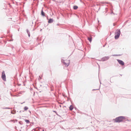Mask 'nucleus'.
I'll return each mask as SVG.
<instances>
[{
  "label": "nucleus",
  "instance_id": "nucleus-9",
  "mask_svg": "<svg viewBox=\"0 0 131 131\" xmlns=\"http://www.w3.org/2000/svg\"><path fill=\"white\" fill-rule=\"evenodd\" d=\"M69 110H70L72 111L73 108V106L72 105H71L70 106V107H69Z\"/></svg>",
  "mask_w": 131,
  "mask_h": 131
},
{
  "label": "nucleus",
  "instance_id": "nucleus-20",
  "mask_svg": "<svg viewBox=\"0 0 131 131\" xmlns=\"http://www.w3.org/2000/svg\"><path fill=\"white\" fill-rule=\"evenodd\" d=\"M113 25L114 26H115V24L114 23L113 24Z\"/></svg>",
  "mask_w": 131,
  "mask_h": 131
},
{
  "label": "nucleus",
  "instance_id": "nucleus-21",
  "mask_svg": "<svg viewBox=\"0 0 131 131\" xmlns=\"http://www.w3.org/2000/svg\"><path fill=\"white\" fill-rule=\"evenodd\" d=\"M106 44H105L104 45H103V47H105V45H106Z\"/></svg>",
  "mask_w": 131,
  "mask_h": 131
},
{
  "label": "nucleus",
  "instance_id": "nucleus-13",
  "mask_svg": "<svg viewBox=\"0 0 131 131\" xmlns=\"http://www.w3.org/2000/svg\"><path fill=\"white\" fill-rule=\"evenodd\" d=\"M24 120L25 122L27 123L28 124L30 123L29 121L28 120L25 119Z\"/></svg>",
  "mask_w": 131,
  "mask_h": 131
},
{
  "label": "nucleus",
  "instance_id": "nucleus-4",
  "mask_svg": "<svg viewBox=\"0 0 131 131\" xmlns=\"http://www.w3.org/2000/svg\"><path fill=\"white\" fill-rule=\"evenodd\" d=\"M110 58V57L108 56L102 58L101 59V60L102 61H105L107 60Z\"/></svg>",
  "mask_w": 131,
  "mask_h": 131
},
{
  "label": "nucleus",
  "instance_id": "nucleus-15",
  "mask_svg": "<svg viewBox=\"0 0 131 131\" xmlns=\"http://www.w3.org/2000/svg\"><path fill=\"white\" fill-rule=\"evenodd\" d=\"M120 54H114L113 55V56H120Z\"/></svg>",
  "mask_w": 131,
  "mask_h": 131
},
{
  "label": "nucleus",
  "instance_id": "nucleus-32",
  "mask_svg": "<svg viewBox=\"0 0 131 131\" xmlns=\"http://www.w3.org/2000/svg\"><path fill=\"white\" fill-rule=\"evenodd\" d=\"M39 77H40V76H39Z\"/></svg>",
  "mask_w": 131,
  "mask_h": 131
},
{
  "label": "nucleus",
  "instance_id": "nucleus-22",
  "mask_svg": "<svg viewBox=\"0 0 131 131\" xmlns=\"http://www.w3.org/2000/svg\"><path fill=\"white\" fill-rule=\"evenodd\" d=\"M53 112H55V113H56V111H53Z\"/></svg>",
  "mask_w": 131,
  "mask_h": 131
},
{
  "label": "nucleus",
  "instance_id": "nucleus-27",
  "mask_svg": "<svg viewBox=\"0 0 131 131\" xmlns=\"http://www.w3.org/2000/svg\"><path fill=\"white\" fill-rule=\"evenodd\" d=\"M16 122H17V120H16Z\"/></svg>",
  "mask_w": 131,
  "mask_h": 131
},
{
  "label": "nucleus",
  "instance_id": "nucleus-2",
  "mask_svg": "<svg viewBox=\"0 0 131 131\" xmlns=\"http://www.w3.org/2000/svg\"><path fill=\"white\" fill-rule=\"evenodd\" d=\"M121 34L120 30L117 29L116 30V32L115 33V39H118L119 37Z\"/></svg>",
  "mask_w": 131,
  "mask_h": 131
},
{
  "label": "nucleus",
  "instance_id": "nucleus-5",
  "mask_svg": "<svg viewBox=\"0 0 131 131\" xmlns=\"http://www.w3.org/2000/svg\"><path fill=\"white\" fill-rule=\"evenodd\" d=\"M117 61L118 63L122 66H124V63L122 61L119 59H117Z\"/></svg>",
  "mask_w": 131,
  "mask_h": 131
},
{
  "label": "nucleus",
  "instance_id": "nucleus-29",
  "mask_svg": "<svg viewBox=\"0 0 131 131\" xmlns=\"http://www.w3.org/2000/svg\"><path fill=\"white\" fill-rule=\"evenodd\" d=\"M106 3V4H108V3Z\"/></svg>",
  "mask_w": 131,
  "mask_h": 131
},
{
  "label": "nucleus",
  "instance_id": "nucleus-30",
  "mask_svg": "<svg viewBox=\"0 0 131 131\" xmlns=\"http://www.w3.org/2000/svg\"><path fill=\"white\" fill-rule=\"evenodd\" d=\"M42 131H44V130H43Z\"/></svg>",
  "mask_w": 131,
  "mask_h": 131
},
{
  "label": "nucleus",
  "instance_id": "nucleus-17",
  "mask_svg": "<svg viewBox=\"0 0 131 131\" xmlns=\"http://www.w3.org/2000/svg\"><path fill=\"white\" fill-rule=\"evenodd\" d=\"M5 108L6 109H11V108H9V107H6V108Z\"/></svg>",
  "mask_w": 131,
  "mask_h": 131
},
{
  "label": "nucleus",
  "instance_id": "nucleus-31",
  "mask_svg": "<svg viewBox=\"0 0 131 131\" xmlns=\"http://www.w3.org/2000/svg\"><path fill=\"white\" fill-rule=\"evenodd\" d=\"M57 25H58V24H57Z\"/></svg>",
  "mask_w": 131,
  "mask_h": 131
},
{
  "label": "nucleus",
  "instance_id": "nucleus-23",
  "mask_svg": "<svg viewBox=\"0 0 131 131\" xmlns=\"http://www.w3.org/2000/svg\"><path fill=\"white\" fill-rule=\"evenodd\" d=\"M5 107H3V108H2L3 109H5Z\"/></svg>",
  "mask_w": 131,
  "mask_h": 131
},
{
  "label": "nucleus",
  "instance_id": "nucleus-18",
  "mask_svg": "<svg viewBox=\"0 0 131 131\" xmlns=\"http://www.w3.org/2000/svg\"><path fill=\"white\" fill-rule=\"evenodd\" d=\"M24 111H20L19 112L20 113H21V112H24Z\"/></svg>",
  "mask_w": 131,
  "mask_h": 131
},
{
  "label": "nucleus",
  "instance_id": "nucleus-11",
  "mask_svg": "<svg viewBox=\"0 0 131 131\" xmlns=\"http://www.w3.org/2000/svg\"><path fill=\"white\" fill-rule=\"evenodd\" d=\"M27 32L28 34V36L29 37H30V33L28 29H26Z\"/></svg>",
  "mask_w": 131,
  "mask_h": 131
},
{
  "label": "nucleus",
  "instance_id": "nucleus-3",
  "mask_svg": "<svg viewBox=\"0 0 131 131\" xmlns=\"http://www.w3.org/2000/svg\"><path fill=\"white\" fill-rule=\"evenodd\" d=\"M6 75L5 73V71H3L2 74L1 78L4 81H5L6 80Z\"/></svg>",
  "mask_w": 131,
  "mask_h": 131
},
{
  "label": "nucleus",
  "instance_id": "nucleus-1",
  "mask_svg": "<svg viewBox=\"0 0 131 131\" xmlns=\"http://www.w3.org/2000/svg\"><path fill=\"white\" fill-rule=\"evenodd\" d=\"M125 116H119L117 117L113 120L116 123H120L121 122H124L125 121Z\"/></svg>",
  "mask_w": 131,
  "mask_h": 131
},
{
  "label": "nucleus",
  "instance_id": "nucleus-28",
  "mask_svg": "<svg viewBox=\"0 0 131 131\" xmlns=\"http://www.w3.org/2000/svg\"><path fill=\"white\" fill-rule=\"evenodd\" d=\"M29 111V112H30V113H31V112H30V111Z\"/></svg>",
  "mask_w": 131,
  "mask_h": 131
},
{
  "label": "nucleus",
  "instance_id": "nucleus-19",
  "mask_svg": "<svg viewBox=\"0 0 131 131\" xmlns=\"http://www.w3.org/2000/svg\"><path fill=\"white\" fill-rule=\"evenodd\" d=\"M99 90V89H93L92 90V91H93L95 90Z\"/></svg>",
  "mask_w": 131,
  "mask_h": 131
},
{
  "label": "nucleus",
  "instance_id": "nucleus-7",
  "mask_svg": "<svg viewBox=\"0 0 131 131\" xmlns=\"http://www.w3.org/2000/svg\"><path fill=\"white\" fill-rule=\"evenodd\" d=\"M53 21V20L52 18H50L48 20V23H51Z\"/></svg>",
  "mask_w": 131,
  "mask_h": 131
},
{
  "label": "nucleus",
  "instance_id": "nucleus-14",
  "mask_svg": "<svg viewBox=\"0 0 131 131\" xmlns=\"http://www.w3.org/2000/svg\"><path fill=\"white\" fill-rule=\"evenodd\" d=\"M28 109V108L27 106H25L24 108V109L25 111L27 110Z\"/></svg>",
  "mask_w": 131,
  "mask_h": 131
},
{
  "label": "nucleus",
  "instance_id": "nucleus-12",
  "mask_svg": "<svg viewBox=\"0 0 131 131\" xmlns=\"http://www.w3.org/2000/svg\"><path fill=\"white\" fill-rule=\"evenodd\" d=\"M78 8V7L76 5H75L73 6V8L74 9L76 10Z\"/></svg>",
  "mask_w": 131,
  "mask_h": 131
},
{
  "label": "nucleus",
  "instance_id": "nucleus-8",
  "mask_svg": "<svg viewBox=\"0 0 131 131\" xmlns=\"http://www.w3.org/2000/svg\"><path fill=\"white\" fill-rule=\"evenodd\" d=\"M41 15L42 16H45V13L43 11V10H42L41 11Z\"/></svg>",
  "mask_w": 131,
  "mask_h": 131
},
{
  "label": "nucleus",
  "instance_id": "nucleus-16",
  "mask_svg": "<svg viewBox=\"0 0 131 131\" xmlns=\"http://www.w3.org/2000/svg\"><path fill=\"white\" fill-rule=\"evenodd\" d=\"M19 123L20 125H22L23 124V122L21 121L19 122Z\"/></svg>",
  "mask_w": 131,
  "mask_h": 131
},
{
  "label": "nucleus",
  "instance_id": "nucleus-25",
  "mask_svg": "<svg viewBox=\"0 0 131 131\" xmlns=\"http://www.w3.org/2000/svg\"><path fill=\"white\" fill-rule=\"evenodd\" d=\"M36 88V89H37V87L36 88Z\"/></svg>",
  "mask_w": 131,
  "mask_h": 131
},
{
  "label": "nucleus",
  "instance_id": "nucleus-10",
  "mask_svg": "<svg viewBox=\"0 0 131 131\" xmlns=\"http://www.w3.org/2000/svg\"><path fill=\"white\" fill-rule=\"evenodd\" d=\"M88 39L90 42H91L92 40V38L91 37H88Z\"/></svg>",
  "mask_w": 131,
  "mask_h": 131
},
{
  "label": "nucleus",
  "instance_id": "nucleus-6",
  "mask_svg": "<svg viewBox=\"0 0 131 131\" xmlns=\"http://www.w3.org/2000/svg\"><path fill=\"white\" fill-rule=\"evenodd\" d=\"M61 62H63L64 65L65 66L67 67L70 64V62L69 61L68 63H67L66 62L64 61L63 60H61Z\"/></svg>",
  "mask_w": 131,
  "mask_h": 131
},
{
  "label": "nucleus",
  "instance_id": "nucleus-24",
  "mask_svg": "<svg viewBox=\"0 0 131 131\" xmlns=\"http://www.w3.org/2000/svg\"><path fill=\"white\" fill-rule=\"evenodd\" d=\"M113 13V12H112L111 14Z\"/></svg>",
  "mask_w": 131,
  "mask_h": 131
},
{
  "label": "nucleus",
  "instance_id": "nucleus-26",
  "mask_svg": "<svg viewBox=\"0 0 131 131\" xmlns=\"http://www.w3.org/2000/svg\"><path fill=\"white\" fill-rule=\"evenodd\" d=\"M39 78H40V79H41V78L40 77H39Z\"/></svg>",
  "mask_w": 131,
  "mask_h": 131
}]
</instances>
